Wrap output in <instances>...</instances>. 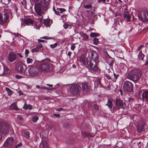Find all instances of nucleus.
Listing matches in <instances>:
<instances>
[{"label": "nucleus", "instance_id": "obj_1", "mask_svg": "<svg viewBox=\"0 0 148 148\" xmlns=\"http://www.w3.org/2000/svg\"><path fill=\"white\" fill-rule=\"evenodd\" d=\"M141 71L139 70L135 69L133 70L128 75V78L133 80L136 83L138 80L141 75Z\"/></svg>", "mask_w": 148, "mask_h": 148}, {"label": "nucleus", "instance_id": "obj_2", "mask_svg": "<svg viewBox=\"0 0 148 148\" xmlns=\"http://www.w3.org/2000/svg\"><path fill=\"white\" fill-rule=\"evenodd\" d=\"M28 72L29 75L33 77L37 75L38 73V69L34 65H28Z\"/></svg>", "mask_w": 148, "mask_h": 148}, {"label": "nucleus", "instance_id": "obj_3", "mask_svg": "<svg viewBox=\"0 0 148 148\" xmlns=\"http://www.w3.org/2000/svg\"><path fill=\"white\" fill-rule=\"evenodd\" d=\"M81 88L79 86L76 84H72L70 88V91L73 94L78 95L80 93Z\"/></svg>", "mask_w": 148, "mask_h": 148}, {"label": "nucleus", "instance_id": "obj_4", "mask_svg": "<svg viewBox=\"0 0 148 148\" xmlns=\"http://www.w3.org/2000/svg\"><path fill=\"white\" fill-rule=\"evenodd\" d=\"M9 14L5 12L0 14V24L3 25L6 23L9 18Z\"/></svg>", "mask_w": 148, "mask_h": 148}, {"label": "nucleus", "instance_id": "obj_5", "mask_svg": "<svg viewBox=\"0 0 148 148\" xmlns=\"http://www.w3.org/2000/svg\"><path fill=\"white\" fill-rule=\"evenodd\" d=\"M123 88L126 91L131 92L133 90V85L130 82L126 81L124 83Z\"/></svg>", "mask_w": 148, "mask_h": 148}, {"label": "nucleus", "instance_id": "obj_6", "mask_svg": "<svg viewBox=\"0 0 148 148\" xmlns=\"http://www.w3.org/2000/svg\"><path fill=\"white\" fill-rule=\"evenodd\" d=\"M138 17L142 21H147L148 19V12L146 11L143 12L141 13L138 14Z\"/></svg>", "mask_w": 148, "mask_h": 148}, {"label": "nucleus", "instance_id": "obj_7", "mask_svg": "<svg viewBox=\"0 0 148 148\" xmlns=\"http://www.w3.org/2000/svg\"><path fill=\"white\" fill-rule=\"evenodd\" d=\"M0 132L5 134L8 133V126L6 123L3 122L0 123Z\"/></svg>", "mask_w": 148, "mask_h": 148}, {"label": "nucleus", "instance_id": "obj_8", "mask_svg": "<svg viewBox=\"0 0 148 148\" xmlns=\"http://www.w3.org/2000/svg\"><path fill=\"white\" fill-rule=\"evenodd\" d=\"M42 8L40 4H37L34 6V9L36 13L40 16H42L43 13L42 10Z\"/></svg>", "mask_w": 148, "mask_h": 148}, {"label": "nucleus", "instance_id": "obj_9", "mask_svg": "<svg viewBox=\"0 0 148 148\" xmlns=\"http://www.w3.org/2000/svg\"><path fill=\"white\" fill-rule=\"evenodd\" d=\"M33 20V18L32 16H29L24 19L23 22L27 25H32L34 26Z\"/></svg>", "mask_w": 148, "mask_h": 148}, {"label": "nucleus", "instance_id": "obj_10", "mask_svg": "<svg viewBox=\"0 0 148 148\" xmlns=\"http://www.w3.org/2000/svg\"><path fill=\"white\" fill-rule=\"evenodd\" d=\"M14 141V139L12 137H10L7 139L4 143L3 146L4 147H7L8 146L12 145Z\"/></svg>", "mask_w": 148, "mask_h": 148}, {"label": "nucleus", "instance_id": "obj_11", "mask_svg": "<svg viewBox=\"0 0 148 148\" xmlns=\"http://www.w3.org/2000/svg\"><path fill=\"white\" fill-rule=\"evenodd\" d=\"M27 68L26 65H17L16 69L19 73L25 72Z\"/></svg>", "mask_w": 148, "mask_h": 148}, {"label": "nucleus", "instance_id": "obj_12", "mask_svg": "<svg viewBox=\"0 0 148 148\" xmlns=\"http://www.w3.org/2000/svg\"><path fill=\"white\" fill-rule=\"evenodd\" d=\"M38 71L47 72L50 70V65H39Z\"/></svg>", "mask_w": 148, "mask_h": 148}, {"label": "nucleus", "instance_id": "obj_13", "mask_svg": "<svg viewBox=\"0 0 148 148\" xmlns=\"http://www.w3.org/2000/svg\"><path fill=\"white\" fill-rule=\"evenodd\" d=\"M17 58V57L15 53L10 52L8 55V60L10 62H12L15 61Z\"/></svg>", "mask_w": 148, "mask_h": 148}, {"label": "nucleus", "instance_id": "obj_14", "mask_svg": "<svg viewBox=\"0 0 148 148\" xmlns=\"http://www.w3.org/2000/svg\"><path fill=\"white\" fill-rule=\"evenodd\" d=\"M124 18L126 19L127 22L129 21L130 18V16L128 12V11L127 9H125L124 12Z\"/></svg>", "mask_w": 148, "mask_h": 148}, {"label": "nucleus", "instance_id": "obj_15", "mask_svg": "<svg viewBox=\"0 0 148 148\" xmlns=\"http://www.w3.org/2000/svg\"><path fill=\"white\" fill-rule=\"evenodd\" d=\"M145 125V123H139L137 127V130L138 132L140 133L143 131Z\"/></svg>", "mask_w": 148, "mask_h": 148}, {"label": "nucleus", "instance_id": "obj_16", "mask_svg": "<svg viewBox=\"0 0 148 148\" xmlns=\"http://www.w3.org/2000/svg\"><path fill=\"white\" fill-rule=\"evenodd\" d=\"M104 51L106 53V56H108L109 58L107 60L108 64L109 65H112L114 63V59L110 57L107 52H106L105 51Z\"/></svg>", "mask_w": 148, "mask_h": 148}, {"label": "nucleus", "instance_id": "obj_17", "mask_svg": "<svg viewBox=\"0 0 148 148\" xmlns=\"http://www.w3.org/2000/svg\"><path fill=\"white\" fill-rule=\"evenodd\" d=\"M116 104L117 106L120 107L122 108H124L126 105L125 102H123L120 100H117L116 102Z\"/></svg>", "mask_w": 148, "mask_h": 148}, {"label": "nucleus", "instance_id": "obj_18", "mask_svg": "<svg viewBox=\"0 0 148 148\" xmlns=\"http://www.w3.org/2000/svg\"><path fill=\"white\" fill-rule=\"evenodd\" d=\"M142 99L143 100H145L148 102V90L145 91L142 95Z\"/></svg>", "mask_w": 148, "mask_h": 148}, {"label": "nucleus", "instance_id": "obj_19", "mask_svg": "<svg viewBox=\"0 0 148 148\" xmlns=\"http://www.w3.org/2000/svg\"><path fill=\"white\" fill-rule=\"evenodd\" d=\"M49 132L47 130L41 132L40 133V136L41 138H46L48 137Z\"/></svg>", "mask_w": 148, "mask_h": 148}, {"label": "nucleus", "instance_id": "obj_20", "mask_svg": "<svg viewBox=\"0 0 148 148\" xmlns=\"http://www.w3.org/2000/svg\"><path fill=\"white\" fill-rule=\"evenodd\" d=\"M48 145L46 141H42L40 144V148H47Z\"/></svg>", "mask_w": 148, "mask_h": 148}, {"label": "nucleus", "instance_id": "obj_21", "mask_svg": "<svg viewBox=\"0 0 148 148\" xmlns=\"http://www.w3.org/2000/svg\"><path fill=\"white\" fill-rule=\"evenodd\" d=\"M88 68L91 71H97L98 69L97 65H88Z\"/></svg>", "mask_w": 148, "mask_h": 148}, {"label": "nucleus", "instance_id": "obj_22", "mask_svg": "<svg viewBox=\"0 0 148 148\" xmlns=\"http://www.w3.org/2000/svg\"><path fill=\"white\" fill-rule=\"evenodd\" d=\"M82 86L83 91L85 92H87L89 91V88L88 86L87 83L85 82L82 83Z\"/></svg>", "mask_w": 148, "mask_h": 148}, {"label": "nucleus", "instance_id": "obj_23", "mask_svg": "<svg viewBox=\"0 0 148 148\" xmlns=\"http://www.w3.org/2000/svg\"><path fill=\"white\" fill-rule=\"evenodd\" d=\"M79 59L81 64L84 65L85 64V56L84 54H82L79 57Z\"/></svg>", "mask_w": 148, "mask_h": 148}, {"label": "nucleus", "instance_id": "obj_24", "mask_svg": "<svg viewBox=\"0 0 148 148\" xmlns=\"http://www.w3.org/2000/svg\"><path fill=\"white\" fill-rule=\"evenodd\" d=\"M4 71L3 74L5 75L9 73L10 72V69L8 68L6 65L3 66Z\"/></svg>", "mask_w": 148, "mask_h": 148}, {"label": "nucleus", "instance_id": "obj_25", "mask_svg": "<svg viewBox=\"0 0 148 148\" xmlns=\"http://www.w3.org/2000/svg\"><path fill=\"white\" fill-rule=\"evenodd\" d=\"M91 61H92V60L95 62V65H97L98 64V54L97 53V55L95 56H93L91 59Z\"/></svg>", "mask_w": 148, "mask_h": 148}, {"label": "nucleus", "instance_id": "obj_26", "mask_svg": "<svg viewBox=\"0 0 148 148\" xmlns=\"http://www.w3.org/2000/svg\"><path fill=\"white\" fill-rule=\"evenodd\" d=\"M10 109L13 110H18L16 103H13L10 107Z\"/></svg>", "mask_w": 148, "mask_h": 148}, {"label": "nucleus", "instance_id": "obj_27", "mask_svg": "<svg viewBox=\"0 0 148 148\" xmlns=\"http://www.w3.org/2000/svg\"><path fill=\"white\" fill-rule=\"evenodd\" d=\"M97 55V53L95 51H90L88 53V57L89 58H91L93 56H95Z\"/></svg>", "mask_w": 148, "mask_h": 148}, {"label": "nucleus", "instance_id": "obj_28", "mask_svg": "<svg viewBox=\"0 0 148 148\" xmlns=\"http://www.w3.org/2000/svg\"><path fill=\"white\" fill-rule=\"evenodd\" d=\"M44 24L46 26H49L51 25L50 21L49 19H46L44 20Z\"/></svg>", "mask_w": 148, "mask_h": 148}, {"label": "nucleus", "instance_id": "obj_29", "mask_svg": "<svg viewBox=\"0 0 148 148\" xmlns=\"http://www.w3.org/2000/svg\"><path fill=\"white\" fill-rule=\"evenodd\" d=\"M23 136L26 138L28 139L29 138V131H25L24 132Z\"/></svg>", "mask_w": 148, "mask_h": 148}, {"label": "nucleus", "instance_id": "obj_30", "mask_svg": "<svg viewBox=\"0 0 148 148\" xmlns=\"http://www.w3.org/2000/svg\"><path fill=\"white\" fill-rule=\"evenodd\" d=\"M144 54L142 53L141 50H140L138 55V58L139 60H142L144 58Z\"/></svg>", "mask_w": 148, "mask_h": 148}, {"label": "nucleus", "instance_id": "obj_31", "mask_svg": "<svg viewBox=\"0 0 148 148\" xmlns=\"http://www.w3.org/2000/svg\"><path fill=\"white\" fill-rule=\"evenodd\" d=\"M106 105H107L110 109H111L113 106L112 102L110 100L108 99L107 103Z\"/></svg>", "mask_w": 148, "mask_h": 148}, {"label": "nucleus", "instance_id": "obj_32", "mask_svg": "<svg viewBox=\"0 0 148 148\" xmlns=\"http://www.w3.org/2000/svg\"><path fill=\"white\" fill-rule=\"evenodd\" d=\"M79 34L80 36L83 38L84 40H86L87 39L88 36L86 35V34L83 32H80Z\"/></svg>", "mask_w": 148, "mask_h": 148}, {"label": "nucleus", "instance_id": "obj_33", "mask_svg": "<svg viewBox=\"0 0 148 148\" xmlns=\"http://www.w3.org/2000/svg\"><path fill=\"white\" fill-rule=\"evenodd\" d=\"M83 134V136L85 135L86 136H90L91 137H93L95 136V135L94 134H91L88 132L84 133Z\"/></svg>", "mask_w": 148, "mask_h": 148}, {"label": "nucleus", "instance_id": "obj_34", "mask_svg": "<svg viewBox=\"0 0 148 148\" xmlns=\"http://www.w3.org/2000/svg\"><path fill=\"white\" fill-rule=\"evenodd\" d=\"M5 89L7 92L8 95H9L10 96L12 94V92L10 88L7 87H5Z\"/></svg>", "mask_w": 148, "mask_h": 148}, {"label": "nucleus", "instance_id": "obj_35", "mask_svg": "<svg viewBox=\"0 0 148 148\" xmlns=\"http://www.w3.org/2000/svg\"><path fill=\"white\" fill-rule=\"evenodd\" d=\"M44 6L43 7H46L49 4V0H43Z\"/></svg>", "mask_w": 148, "mask_h": 148}, {"label": "nucleus", "instance_id": "obj_36", "mask_svg": "<svg viewBox=\"0 0 148 148\" xmlns=\"http://www.w3.org/2000/svg\"><path fill=\"white\" fill-rule=\"evenodd\" d=\"M10 1V0H1V2L4 4L6 5Z\"/></svg>", "mask_w": 148, "mask_h": 148}, {"label": "nucleus", "instance_id": "obj_37", "mask_svg": "<svg viewBox=\"0 0 148 148\" xmlns=\"http://www.w3.org/2000/svg\"><path fill=\"white\" fill-rule=\"evenodd\" d=\"M93 44L95 45H97L98 43V39L95 38L93 39Z\"/></svg>", "mask_w": 148, "mask_h": 148}, {"label": "nucleus", "instance_id": "obj_38", "mask_svg": "<svg viewBox=\"0 0 148 148\" xmlns=\"http://www.w3.org/2000/svg\"><path fill=\"white\" fill-rule=\"evenodd\" d=\"M99 34L97 33H91L90 35V36L91 37H94L95 36H98Z\"/></svg>", "mask_w": 148, "mask_h": 148}, {"label": "nucleus", "instance_id": "obj_39", "mask_svg": "<svg viewBox=\"0 0 148 148\" xmlns=\"http://www.w3.org/2000/svg\"><path fill=\"white\" fill-rule=\"evenodd\" d=\"M38 118L37 116H35L33 117L32 118V121L36 123L38 120Z\"/></svg>", "mask_w": 148, "mask_h": 148}, {"label": "nucleus", "instance_id": "obj_40", "mask_svg": "<svg viewBox=\"0 0 148 148\" xmlns=\"http://www.w3.org/2000/svg\"><path fill=\"white\" fill-rule=\"evenodd\" d=\"M84 7L86 9H90L92 8V6L91 5H84Z\"/></svg>", "mask_w": 148, "mask_h": 148}, {"label": "nucleus", "instance_id": "obj_41", "mask_svg": "<svg viewBox=\"0 0 148 148\" xmlns=\"http://www.w3.org/2000/svg\"><path fill=\"white\" fill-rule=\"evenodd\" d=\"M57 45V43H55L53 44H51L50 45V46L52 49H53L56 48Z\"/></svg>", "mask_w": 148, "mask_h": 148}, {"label": "nucleus", "instance_id": "obj_42", "mask_svg": "<svg viewBox=\"0 0 148 148\" xmlns=\"http://www.w3.org/2000/svg\"><path fill=\"white\" fill-rule=\"evenodd\" d=\"M21 3L23 5L24 8H25L26 7V1L25 0H23L22 1H21Z\"/></svg>", "mask_w": 148, "mask_h": 148}, {"label": "nucleus", "instance_id": "obj_43", "mask_svg": "<svg viewBox=\"0 0 148 148\" xmlns=\"http://www.w3.org/2000/svg\"><path fill=\"white\" fill-rule=\"evenodd\" d=\"M57 10H59L61 12V13H62L66 11V10L64 8H57Z\"/></svg>", "mask_w": 148, "mask_h": 148}, {"label": "nucleus", "instance_id": "obj_44", "mask_svg": "<svg viewBox=\"0 0 148 148\" xmlns=\"http://www.w3.org/2000/svg\"><path fill=\"white\" fill-rule=\"evenodd\" d=\"M33 61L32 60L29 58H28L27 59V64L31 63Z\"/></svg>", "mask_w": 148, "mask_h": 148}, {"label": "nucleus", "instance_id": "obj_45", "mask_svg": "<svg viewBox=\"0 0 148 148\" xmlns=\"http://www.w3.org/2000/svg\"><path fill=\"white\" fill-rule=\"evenodd\" d=\"M93 109L96 111L98 110V106L96 104H94L93 106Z\"/></svg>", "mask_w": 148, "mask_h": 148}, {"label": "nucleus", "instance_id": "obj_46", "mask_svg": "<svg viewBox=\"0 0 148 148\" xmlns=\"http://www.w3.org/2000/svg\"><path fill=\"white\" fill-rule=\"evenodd\" d=\"M38 50L36 47V48L33 49H32V52H38Z\"/></svg>", "mask_w": 148, "mask_h": 148}, {"label": "nucleus", "instance_id": "obj_47", "mask_svg": "<svg viewBox=\"0 0 148 148\" xmlns=\"http://www.w3.org/2000/svg\"><path fill=\"white\" fill-rule=\"evenodd\" d=\"M36 47L38 50L39 49L42 48L43 47V45L41 44H40L39 45H37Z\"/></svg>", "mask_w": 148, "mask_h": 148}, {"label": "nucleus", "instance_id": "obj_48", "mask_svg": "<svg viewBox=\"0 0 148 148\" xmlns=\"http://www.w3.org/2000/svg\"><path fill=\"white\" fill-rule=\"evenodd\" d=\"M23 76L18 75H15V77L17 79H20Z\"/></svg>", "mask_w": 148, "mask_h": 148}, {"label": "nucleus", "instance_id": "obj_49", "mask_svg": "<svg viewBox=\"0 0 148 148\" xmlns=\"http://www.w3.org/2000/svg\"><path fill=\"white\" fill-rule=\"evenodd\" d=\"M23 108L25 110H27L28 109V105L25 103L23 106Z\"/></svg>", "mask_w": 148, "mask_h": 148}, {"label": "nucleus", "instance_id": "obj_50", "mask_svg": "<svg viewBox=\"0 0 148 148\" xmlns=\"http://www.w3.org/2000/svg\"><path fill=\"white\" fill-rule=\"evenodd\" d=\"M113 75L114 78L116 79H117L119 76V74H116L114 73Z\"/></svg>", "mask_w": 148, "mask_h": 148}, {"label": "nucleus", "instance_id": "obj_51", "mask_svg": "<svg viewBox=\"0 0 148 148\" xmlns=\"http://www.w3.org/2000/svg\"><path fill=\"white\" fill-rule=\"evenodd\" d=\"M42 38V39H51L50 37H48L47 36H44L43 37L41 38Z\"/></svg>", "mask_w": 148, "mask_h": 148}, {"label": "nucleus", "instance_id": "obj_52", "mask_svg": "<svg viewBox=\"0 0 148 148\" xmlns=\"http://www.w3.org/2000/svg\"><path fill=\"white\" fill-rule=\"evenodd\" d=\"M22 145V144L21 143H19V144H18L16 145L15 146V148H18L19 147H20Z\"/></svg>", "mask_w": 148, "mask_h": 148}, {"label": "nucleus", "instance_id": "obj_53", "mask_svg": "<svg viewBox=\"0 0 148 148\" xmlns=\"http://www.w3.org/2000/svg\"><path fill=\"white\" fill-rule=\"evenodd\" d=\"M75 47V46L74 45V44L73 45L71 46V49L72 50L74 51V50Z\"/></svg>", "mask_w": 148, "mask_h": 148}, {"label": "nucleus", "instance_id": "obj_54", "mask_svg": "<svg viewBox=\"0 0 148 148\" xmlns=\"http://www.w3.org/2000/svg\"><path fill=\"white\" fill-rule=\"evenodd\" d=\"M63 27H64V28L66 29H67V28H68V25L67 24H66V23H65V24H64V25H63Z\"/></svg>", "mask_w": 148, "mask_h": 148}, {"label": "nucleus", "instance_id": "obj_55", "mask_svg": "<svg viewBox=\"0 0 148 148\" xmlns=\"http://www.w3.org/2000/svg\"><path fill=\"white\" fill-rule=\"evenodd\" d=\"M105 76L107 78L109 79H110L111 78V77L110 76V75L107 74H106Z\"/></svg>", "mask_w": 148, "mask_h": 148}, {"label": "nucleus", "instance_id": "obj_56", "mask_svg": "<svg viewBox=\"0 0 148 148\" xmlns=\"http://www.w3.org/2000/svg\"><path fill=\"white\" fill-rule=\"evenodd\" d=\"M29 53V51L27 49H26L25 50V54L26 55H28Z\"/></svg>", "mask_w": 148, "mask_h": 148}, {"label": "nucleus", "instance_id": "obj_57", "mask_svg": "<svg viewBox=\"0 0 148 148\" xmlns=\"http://www.w3.org/2000/svg\"><path fill=\"white\" fill-rule=\"evenodd\" d=\"M53 10H54V12H55V14H56V15H60V14H59V12H58L57 11H56L55 10V9H54V8H53Z\"/></svg>", "mask_w": 148, "mask_h": 148}, {"label": "nucleus", "instance_id": "obj_58", "mask_svg": "<svg viewBox=\"0 0 148 148\" xmlns=\"http://www.w3.org/2000/svg\"><path fill=\"white\" fill-rule=\"evenodd\" d=\"M32 106L31 105H28V109L29 110L32 109Z\"/></svg>", "mask_w": 148, "mask_h": 148}, {"label": "nucleus", "instance_id": "obj_59", "mask_svg": "<svg viewBox=\"0 0 148 148\" xmlns=\"http://www.w3.org/2000/svg\"><path fill=\"white\" fill-rule=\"evenodd\" d=\"M38 41L39 42H43L45 41L44 40L41 39H38Z\"/></svg>", "mask_w": 148, "mask_h": 148}, {"label": "nucleus", "instance_id": "obj_60", "mask_svg": "<svg viewBox=\"0 0 148 148\" xmlns=\"http://www.w3.org/2000/svg\"><path fill=\"white\" fill-rule=\"evenodd\" d=\"M106 1V0H98V2L99 3L100 2H105Z\"/></svg>", "mask_w": 148, "mask_h": 148}, {"label": "nucleus", "instance_id": "obj_61", "mask_svg": "<svg viewBox=\"0 0 148 148\" xmlns=\"http://www.w3.org/2000/svg\"><path fill=\"white\" fill-rule=\"evenodd\" d=\"M46 85L49 86L50 87H52L53 86L52 84H47Z\"/></svg>", "mask_w": 148, "mask_h": 148}, {"label": "nucleus", "instance_id": "obj_62", "mask_svg": "<svg viewBox=\"0 0 148 148\" xmlns=\"http://www.w3.org/2000/svg\"><path fill=\"white\" fill-rule=\"evenodd\" d=\"M17 54L20 58H22L23 57V56L20 53H17Z\"/></svg>", "mask_w": 148, "mask_h": 148}, {"label": "nucleus", "instance_id": "obj_63", "mask_svg": "<svg viewBox=\"0 0 148 148\" xmlns=\"http://www.w3.org/2000/svg\"><path fill=\"white\" fill-rule=\"evenodd\" d=\"M143 46V45H140L139 47H138V51H139L140 49L141 48H142V47Z\"/></svg>", "mask_w": 148, "mask_h": 148}, {"label": "nucleus", "instance_id": "obj_64", "mask_svg": "<svg viewBox=\"0 0 148 148\" xmlns=\"http://www.w3.org/2000/svg\"><path fill=\"white\" fill-rule=\"evenodd\" d=\"M71 53L70 51H69L68 53V55L69 56H70L71 55Z\"/></svg>", "mask_w": 148, "mask_h": 148}]
</instances>
